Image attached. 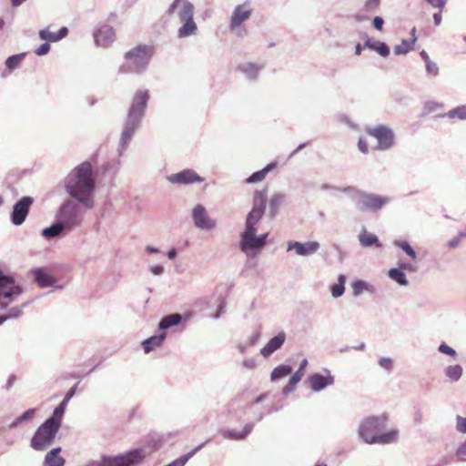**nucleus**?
<instances>
[{
  "instance_id": "nucleus-1",
  "label": "nucleus",
  "mask_w": 466,
  "mask_h": 466,
  "mask_svg": "<svg viewBox=\"0 0 466 466\" xmlns=\"http://www.w3.org/2000/svg\"><path fill=\"white\" fill-rule=\"evenodd\" d=\"M96 178L88 161L75 168L65 178V189L71 198L65 199L55 214V222L42 230L46 238L60 237L78 228L83 220L81 206L91 209L95 205Z\"/></svg>"
},
{
  "instance_id": "nucleus-2",
  "label": "nucleus",
  "mask_w": 466,
  "mask_h": 466,
  "mask_svg": "<svg viewBox=\"0 0 466 466\" xmlns=\"http://www.w3.org/2000/svg\"><path fill=\"white\" fill-rule=\"evenodd\" d=\"M149 98L150 95L148 90L139 89L135 93L128 107L119 138L118 152L120 156L127 150L136 132L141 127L142 121L146 116Z\"/></svg>"
},
{
  "instance_id": "nucleus-3",
  "label": "nucleus",
  "mask_w": 466,
  "mask_h": 466,
  "mask_svg": "<svg viewBox=\"0 0 466 466\" xmlns=\"http://www.w3.org/2000/svg\"><path fill=\"white\" fill-rule=\"evenodd\" d=\"M388 416L380 414L364 418L359 424L358 435L367 444H390L398 441L399 431L390 430L382 432L386 428Z\"/></svg>"
},
{
  "instance_id": "nucleus-4",
  "label": "nucleus",
  "mask_w": 466,
  "mask_h": 466,
  "mask_svg": "<svg viewBox=\"0 0 466 466\" xmlns=\"http://www.w3.org/2000/svg\"><path fill=\"white\" fill-rule=\"evenodd\" d=\"M263 215V212L251 209L246 217L245 229L240 234L239 248L248 257H255L267 245L268 233L257 235V224Z\"/></svg>"
},
{
  "instance_id": "nucleus-5",
  "label": "nucleus",
  "mask_w": 466,
  "mask_h": 466,
  "mask_svg": "<svg viewBox=\"0 0 466 466\" xmlns=\"http://www.w3.org/2000/svg\"><path fill=\"white\" fill-rule=\"evenodd\" d=\"M154 48L147 45H138L125 54V64L119 68L122 74H142L150 63Z\"/></svg>"
},
{
  "instance_id": "nucleus-6",
  "label": "nucleus",
  "mask_w": 466,
  "mask_h": 466,
  "mask_svg": "<svg viewBox=\"0 0 466 466\" xmlns=\"http://www.w3.org/2000/svg\"><path fill=\"white\" fill-rule=\"evenodd\" d=\"M147 456L144 448H136L117 455H101L98 460H92L84 466H137Z\"/></svg>"
},
{
  "instance_id": "nucleus-7",
  "label": "nucleus",
  "mask_w": 466,
  "mask_h": 466,
  "mask_svg": "<svg viewBox=\"0 0 466 466\" xmlns=\"http://www.w3.org/2000/svg\"><path fill=\"white\" fill-rule=\"evenodd\" d=\"M60 428L53 420L46 419L35 431L30 447L37 451H46L54 442Z\"/></svg>"
},
{
  "instance_id": "nucleus-8",
  "label": "nucleus",
  "mask_w": 466,
  "mask_h": 466,
  "mask_svg": "<svg viewBox=\"0 0 466 466\" xmlns=\"http://www.w3.org/2000/svg\"><path fill=\"white\" fill-rule=\"evenodd\" d=\"M23 292L22 285L12 275L5 274L0 268V309H6Z\"/></svg>"
},
{
  "instance_id": "nucleus-9",
  "label": "nucleus",
  "mask_w": 466,
  "mask_h": 466,
  "mask_svg": "<svg viewBox=\"0 0 466 466\" xmlns=\"http://www.w3.org/2000/svg\"><path fill=\"white\" fill-rule=\"evenodd\" d=\"M390 202V198L362 191L355 204L356 208L361 212H377Z\"/></svg>"
},
{
  "instance_id": "nucleus-10",
  "label": "nucleus",
  "mask_w": 466,
  "mask_h": 466,
  "mask_svg": "<svg viewBox=\"0 0 466 466\" xmlns=\"http://www.w3.org/2000/svg\"><path fill=\"white\" fill-rule=\"evenodd\" d=\"M366 132L377 139V149L379 150H389L394 145V132L387 126L378 125L373 127H367Z\"/></svg>"
},
{
  "instance_id": "nucleus-11",
  "label": "nucleus",
  "mask_w": 466,
  "mask_h": 466,
  "mask_svg": "<svg viewBox=\"0 0 466 466\" xmlns=\"http://www.w3.org/2000/svg\"><path fill=\"white\" fill-rule=\"evenodd\" d=\"M33 203L34 198L29 196L23 197L15 203L10 213V221L14 226H21L25 221Z\"/></svg>"
},
{
  "instance_id": "nucleus-12",
  "label": "nucleus",
  "mask_w": 466,
  "mask_h": 466,
  "mask_svg": "<svg viewBox=\"0 0 466 466\" xmlns=\"http://www.w3.org/2000/svg\"><path fill=\"white\" fill-rule=\"evenodd\" d=\"M194 226L201 230H212L216 228V221L211 218L207 208L202 204H197L191 212Z\"/></svg>"
},
{
  "instance_id": "nucleus-13",
  "label": "nucleus",
  "mask_w": 466,
  "mask_h": 466,
  "mask_svg": "<svg viewBox=\"0 0 466 466\" xmlns=\"http://www.w3.org/2000/svg\"><path fill=\"white\" fill-rule=\"evenodd\" d=\"M167 179L171 184L189 185L194 183H202L204 177L190 168L183 169L180 172L168 175Z\"/></svg>"
},
{
  "instance_id": "nucleus-14",
  "label": "nucleus",
  "mask_w": 466,
  "mask_h": 466,
  "mask_svg": "<svg viewBox=\"0 0 466 466\" xmlns=\"http://www.w3.org/2000/svg\"><path fill=\"white\" fill-rule=\"evenodd\" d=\"M320 248V244L318 241H307L299 242L296 240H290L287 243V251L294 250L295 253L301 257L312 256L318 252Z\"/></svg>"
},
{
  "instance_id": "nucleus-15",
  "label": "nucleus",
  "mask_w": 466,
  "mask_h": 466,
  "mask_svg": "<svg viewBox=\"0 0 466 466\" xmlns=\"http://www.w3.org/2000/svg\"><path fill=\"white\" fill-rule=\"evenodd\" d=\"M241 395L233 398L223 410L222 415L227 417L229 420H239L243 415V410L248 407Z\"/></svg>"
},
{
  "instance_id": "nucleus-16",
  "label": "nucleus",
  "mask_w": 466,
  "mask_h": 466,
  "mask_svg": "<svg viewBox=\"0 0 466 466\" xmlns=\"http://www.w3.org/2000/svg\"><path fill=\"white\" fill-rule=\"evenodd\" d=\"M326 375L320 373H313L308 378L309 388L314 392H319L329 386L334 384L335 378L330 374L328 369L324 370Z\"/></svg>"
},
{
  "instance_id": "nucleus-17",
  "label": "nucleus",
  "mask_w": 466,
  "mask_h": 466,
  "mask_svg": "<svg viewBox=\"0 0 466 466\" xmlns=\"http://www.w3.org/2000/svg\"><path fill=\"white\" fill-rule=\"evenodd\" d=\"M93 35L97 46L108 47L115 40V30L111 25H104Z\"/></svg>"
},
{
  "instance_id": "nucleus-18",
  "label": "nucleus",
  "mask_w": 466,
  "mask_h": 466,
  "mask_svg": "<svg viewBox=\"0 0 466 466\" xmlns=\"http://www.w3.org/2000/svg\"><path fill=\"white\" fill-rule=\"evenodd\" d=\"M252 10L246 4L237 5L231 15L229 28L231 31L236 30L243 22L248 20L251 15Z\"/></svg>"
},
{
  "instance_id": "nucleus-19",
  "label": "nucleus",
  "mask_w": 466,
  "mask_h": 466,
  "mask_svg": "<svg viewBox=\"0 0 466 466\" xmlns=\"http://www.w3.org/2000/svg\"><path fill=\"white\" fill-rule=\"evenodd\" d=\"M287 335L284 331H279L271 338L267 344L260 350V354L264 358H268L276 350H279L285 343Z\"/></svg>"
},
{
  "instance_id": "nucleus-20",
  "label": "nucleus",
  "mask_w": 466,
  "mask_h": 466,
  "mask_svg": "<svg viewBox=\"0 0 466 466\" xmlns=\"http://www.w3.org/2000/svg\"><path fill=\"white\" fill-rule=\"evenodd\" d=\"M263 65H258L251 62L239 64L237 69L244 75L249 81H256L258 77L260 71L263 69Z\"/></svg>"
},
{
  "instance_id": "nucleus-21",
  "label": "nucleus",
  "mask_w": 466,
  "mask_h": 466,
  "mask_svg": "<svg viewBox=\"0 0 466 466\" xmlns=\"http://www.w3.org/2000/svg\"><path fill=\"white\" fill-rule=\"evenodd\" d=\"M307 366L308 360L306 359L302 360L301 362L299 363V370L290 376L289 383L283 388V394L287 395L293 391L296 385L301 380L303 377V371L305 370Z\"/></svg>"
},
{
  "instance_id": "nucleus-22",
  "label": "nucleus",
  "mask_w": 466,
  "mask_h": 466,
  "mask_svg": "<svg viewBox=\"0 0 466 466\" xmlns=\"http://www.w3.org/2000/svg\"><path fill=\"white\" fill-rule=\"evenodd\" d=\"M31 273L34 276L35 282L41 288L52 287L56 282V279L46 273L43 268H33Z\"/></svg>"
},
{
  "instance_id": "nucleus-23",
  "label": "nucleus",
  "mask_w": 466,
  "mask_h": 466,
  "mask_svg": "<svg viewBox=\"0 0 466 466\" xmlns=\"http://www.w3.org/2000/svg\"><path fill=\"white\" fill-rule=\"evenodd\" d=\"M68 35V28L63 26L57 33H52L48 28L41 29L38 32L39 38L41 40L48 42H58L65 38Z\"/></svg>"
},
{
  "instance_id": "nucleus-24",
  "label": "nucleus",
  "mask_w": 466,
  "mask_h": 466,
  "mask_svg": "<svg viewBox=\"0 0 466 466\" xmlns=\"http://www.w3.org/2000/svg\"><path fill=\"white\" fill-rule=\"evenodd\" d=\"M166 338H167V333L160 332L157 335H154V336L149 337L148 339H146L142 342L144 352L149 353L154 349L160 347L164 343Z\"/></svg>"
},
{
  "instance_id": "nucleus-25",
  "label": "nucleus",
  "mask_w": 466,
  "mask_h": 466,
  "mask_svg": "<svg viewBox=\"0 0 466 466\" xmlns=\"http://www.w3.org/2000/svg\"><path fill=\"white\" fill-rule=\"evenodd\" d=\"M359 241L363 248L375 246L376 248H380L382 247L379 238L375 234L368 232L366 229H363L360 233Z\"/></svg>"
},
{
  "instance_id": "nucleus-26",
  "label": "nucleus",
  "mask_w": 466,
  "mask_h": 466,
  "mask_svg": "<svg viewBox=\"0 0 466 466\" xmlns=\"http://www.w3.org/2000/svg\"><path fill=\"white\" fill-rule=\"evenodd\" d=\"M182 315L179 313H172L163 317L159 323L158 329L161 332H165V330L168 329L171 327L177 326L182 321Z\"/></svg>"
},
{
  "instance_id": "nucleus-27",
  "label": "nucleus",
  "mask_w": 466,
  "mask_h": 466,
  "mask_svg": "<svg viewBox=\"0 0 466 466\" xmlns=\"http://www.w3.org/2000/svg\"><path fill=\"white\" fill-rule=\"evenodd\" d=\"M267 188L262 190H255L253 194L252 210L265 213L267 206Z\"/></svg>"
},
{
  "instance_id": "nucleus-28",
  "label": "nucleus",
  "mask_w": 466,
  "mask_h": 466,
  "mask_svg": "<svg viewBox=\"0 0 466 466\" xmlns=\"http://www.w3.org/2000/svg\"><path fill=\"white\" fill-rule=\"evenodd\" d=\"M60 452V447H56L49 451L45 457V464L47 466H64L66 461L59 455Z\"/></svg>"
},
{
  "instance_id": "nucleus-29",
  "label": "nucleus",
  "mask_w": 466,
  "mask_h": 466,
  "mask_svg": "<svg viewBox=\"0 0 466 466\" xmlns=\"http://www.w3.org/2000/svg\"><path fill=\"white\" fill-rule=\"evenodd\" d=\"M277 167V164L275 162H271L268 164L264 168L261 170L256 171L252 173L247 179L246 183L248 184H254L262 181L266 176L272 171Z\"/></svg>"
},
{
  "instance_id": "nucleus-30",
  "label": "nucleus",
  "mask_w": 466,
  "mask_h": 466,
  "mask_svg": "<svg viewBox=\"0 0 466 466\" xmlns=\"http://www.w3.org/2000/svg\"><path fill=\"white\" fill-rule=\"evenodd\" d=\"M286 200V195L282 193H276L271 196L269 199V210L268 215L270 218H274L279 213V208L283 205Z\"/></svg>"
},
{
  "instance_id": "nucleus-31",
  "label": "nucleus",
  "mask_w": 466,
  "mask_h": 466,
  "mask_svg": "<svg viewBox=\"0 0 466 466\" xmlns=\"http://www.w3.org/2000/svg\"><path fill=\"white\" fill-rule=\"evenodd\" d=\"M183 23L177 30V36L179 38H185L193 35L198 31L197 24L194 20L181 21Z\"/></svg>"
},
{
  "instance_id": "nucleus-32",
  "label": "nucleus",
  "mask_w": 466,
  "mask_h": 466,
  "mask_svg": "<svg viewBox=\"0 0 466 466\" xmlns=\"http://www.w3.org/2000/svg\"><path fill=\"white\" fill-rule=\"evenodd\" d=\"M194 10L195 7L193 4L187 0L182 1V5L178 12L180 21L194 20Z\"/></svg>"
},
{
  "instance_id": "nucleus-33",
  "label": "nucleus",
  "mask_w": 466,
  "mask_h": 466,
  "mask_svg": "<svg viewBox=\"0 0 466 466\" xmlns=\"http://www.w3.org/2000/svg\"><path fill=\"white\" fill-rule=\"evenodd\" d=\"M417 37L410 39H402L401 43L394 46V54L396 56L407 55L414 46Z\"/></svg>"
},
{
  "instance_id": "nucleus-34",
  "label": "nucleus",
  "mask_w": 466,
  "mask_h": 466,
  "mask_svg": "<svg viewBox=\"0 0 466 466\" xmlns=\"http://www.w3.org/2000/svg\"><path fill=\"white\" fill-rule=\"evenodd\" d=\"M445 376L452 382L460 380L463 374V369L461 365H450L444 370Z\"/></svg>"
},
{
  "instance_id": "nucleus-35",
  "label": "nucleus",
  "mask_w": 466,
  "mask_h": 466,
  "mask_svg": "<svg viewBox=\"0 0 466 466\" xmlns=\"http://www.w3.org/2000/svg\"><path fill=\"white\" fill-rule=\"evenodd\" d=\"M347 278L343 274L338 276V282L330 286V292L333 298L338 299L345 292V284Z\"/></svg>"
},
{
  "instance_id": "nucleus-36",
  "label": "nucleus",
  "mask_w": 466,
  "mask_h": 466,
  "mask_svg": "<svg viewBox=\"0 0 466 466\" xmlns=\"http://www.w3.org/2000/svg\"><path fill=\"white\" fill-rule=\"evenodd\" d=\"M292 372V368L290 365L287 364H281L276 367L270 375V379L272 381L278 380L279 379H282Z\"/></svg>"
},
{
  "instance_id": "nucleus-37",
  "label": "nucleus",
  "mask_w": 466,
  "mask_h": 466,
  "mask_svg": "<svg viewBox=\"0 0 466 466\" xmlns=\"http://www.w3.org/2000/svg\"><path fill=\"white\" fill-rule=\"evenodd\" d=\"M68 402L63 400L54 410L53 414L47 418L48 420H53L59 426L62 425V419L66 409Z\"/></svg>"
},
{
  "instance_id": "nucleus-38",
  "label": "nucleus",
  "mask_w": 466,
  "mask_h": 466,
  "mask_svg": "<svg viewBox=\"0 0 466 466\" xmlns=\"http://www.w3.org/2000/svg\"><path fill=\"white\" fill-rule=\"evenodd\" d=\"M448 116L449 118H459L461 120H466V105L459 106L455 108L451 109L443 115H439L438 117Z\"/></svg>"
},
{
  "instance_id": "nucleus-39",
  "label": "nucleus",
  "mask_w": 466,
  "mask_h": 466,
  "mask_svg": "<svg viewBox=\"0 0 466 466\" xmlns=\"http://www.w3.org/2000/svg\"><path fill=\"white\" fill-rule=\"evenodd\" d=\"M388 275L392 280L401 286H407L409 283L405 273L400 268H390Z\"/></svg>"
},
{
  "instance_id": "nucleus-40",
  "label": "nucleus",
  "mask_w": 466,
  "mask_h": 466,
  "mask_svg": "<svg viewBox=\"0 0 466 466\" xmlns=\"http://www.w3.org/2000/svg\"><path fill=\"white\" fill-rule=\"evenodd\" d=\"M351 288H352V295L354 297H359L364 291H371L372 290V287L368 282L361 280V279L355 280L351 284Z\"/></svg>"
},
{
  "instance_id": "nucleus-41",
  "label": "nucleus",
  "mask_w": 466,
  "mask_h": 466,
  "mask_svg": "<svg viewBox=\"0 0 466 466\" xmlns=\"http://www.w3.org/2000/svg\"><path fill=\"white\" fill-rule=\"evenodd\" d=\"M393 245L395 247L400 248L403 252H405L410 258L416 259L417 253L413 249V248L410 245V243L406 240L395 239L393 241Z\"/></svg>"
},
{
  "instance_id": "nucleus-42",
  "label": "nucleus",
  "mask_w": 466,
  "mask_h": 466,
  "mask_svg": "<svg viewBox=\"0 0 466 466\" xmlns=\"http://www.w3.org/2000/svg\"><path fill=\"white\" fill-rule=\"evenodd\" d=\"M30 304L29 301L23 303L21 306H14L7 309L5 316L9 319H17L23 315V310Z\"/></svg>"
},
{
  "instance_id": "nucleus-43",
  "label": "nucleus",
  "mask_w": 466,
  "mask_h": 466,
  "mask_svg": "<svg viewBox=\"0 0 466 466\" xmlns=\"http://www.w3.org/2000/svg\"><path fill=\"white\" fill-rule=\"evenodd\" d=\"M24 57L25 54L13 55L5 60V66L12 71L19 66Z\"/></svg>"
},
{
  "instance_id": "nucleus-44",
  "label": "nucleus",
  "mask_w": 466,
  "mask_h": 466,
  "mask_svg": "<svg viewBox=\"0 0 466 466\" xmlns=\"http://www.w3.org/2000/svg\"><path fill=\"white\" fill-rule=\"evenodd\" d=\"M36 410L35 408L28 409L22 415L17 417L15 420L10 424V428H16L20 423L29 420L35 413Z\"/></svg>"
},
{
  "instance_id": "nucleus-45",
  "label": "nucleus",
  "mask_w": 466,
  "mask_h": 466,
  "mask_svg": "<svg viewBox=\"0 0 466 466\" xmlns=\"http://www.w3.org/2000/svg\"><path fill=\"white\" fill-rule=\"evenodd\" d=\"M338 191H341V192L350 196L352 201L355 204L357 203V201L359 199V196L362 193V190H360L357 187H351V186H348L345 187H339Z\"/></svg>"
},
{
  "instance_id": "nucleus-46",
  "label": "nucleus",
  "mask_w": 466,
  "mask_h": 466,
  "mask_svg": "<svg viewBox=\"0 0 466 466\" xmlns=\"http://www.w3.org/2000/svg\"><path fill=\"white\" fill-rule=\"evenodd\" d=\"M372 50L376 51L382 57H387L390 52L389 46L379 40H375Z\"/></svg>"
},
{
  "instance_id": "nucleus-47",
  "label": "nucleus",
  "mask_w": 466,
  "mask_h": 466,
  "mask_svg": "<svg viewBox=\"0 0 466 466\" xmlns=\"http://www.w3.org/2000/svg\"><path fill=\"white\" fill-rule=\"evenodd\" d=\"M440 107H442V104L436 102V101H432V100L427 101L424 104L423 115H428L430 113H432Z\"/></svg>"
},
{
  "instance_id": "nucleus-48",
  "label": "nucleus",
  "mask_w": 466,
  "mask_h": 466,
  "mask_svg": "<svg viewBox=\"0 0 466 466\" xmlns=\"http://www.w3.org/2000/svg\"><path fill=\"white\" fill-rule=\"evenodd\" d=\"M438 350H439V352H441L442 354H445V355H448V356L452 357V358H455L457 356L456 350L454 349H452L451 347H450L445 342H442L439 346Z\"/></svg>"
},
{
  "instance_id": "nucleus-49",
  "label": "nucleus",
  "mask_w": 466,
  "mask_h": 466,
  "mask_svg": "<svg viewBox=\"0 0 466 466\" xmlns=\"http://www.w3.org/2000/svg\"><path fill=\"white\" fill-rule=\"evenodd\" d=\"M456 426L455 429L458 432L466 434V418L461 415L456 416Z\"/></svg>"
},
{
  "instance_id": "nucleus-50",
  "label": "nucleus",
  "mask_w": 466,
  "mask_h": 466,
  "mask_svg": "<svg viewBox=\"0 0 466 466\" xmlns=\"http://www.w3.org/2000/svg\"><path fill=\"white\" fill-rule=\"evenodd\" d=\"M425 67H426V71H427L428 75H431V76H438V74H439V66H438V65L435 62L431 61V62L425 64Z\"/></svg>"
},
{
  "instance_id": "nucleus-51",
  "label": "nucleus",
  "mask_w": 466,
  "mask_h": 466,
  "mask_svg": "<svg viewBox=\"0 0 466 466\" xmlns=\"http://www.w3.org/2000/svg\"><path fill=\"white\" fill-rule=\"evenodd\" d=\"M380 0H367L364 5V10L368 13L374 12L379 5Z\"/></svg>"
},
{
  "instance_id": "nucleus-52",
  "label": "nucleus",
  "mask_w": 466,
  "mask_h": 466,
  "mask_svg": "<svg viewBox=\"0 0 466 466\" xmlns=\"http://www.w3.org/2000/svg\"><path fill=\"white\" fill-rule=\"evenodd\" d=\"M223 435H224V437L231 439V440H237V441L244 440L241 431H233V430L226 431L223 433Z\"/></svg>"
},
{
  "instance_id": "nucleus-53",
  "label": "nucleus",
  "mask_w": 466,
  "mask_h": 466,
  "mask_svg": "<svg viewBox=\"0 0 466 466\" xmlns=\"http://www.w3.org/2000/svg\"><path fill=\"white\" fill-rule=\"evenodd\" d=\"M226 306H227V302H226L225 299H222V298L219 299V303L218 306L217 312L213 315V318L215 319H219L220 316L225 313Z\"/></svg>"
},
{
  "instance_id": "nucleus-54",
  "label": "nucleus",
  "mask_w": 466,
  "mask_h": 466,
  "mask_svg": "<svg viewBox=\"0 0 466 466\" xmlns=\"http://www.w3.org/2000/svg\"><path fill=\"white\" fill-rule=\"evenodd\" d=\"M49 51H50V44L46 42V43H43L42 45H40L35 50V54L36 56H45V55L48 54Z\"/></svg>"
},
{
  "instance_id": "nucleus-55",
  "label": "nucleus",
  "mask_w": 466,
  "mask_h": 466,
  "mask_svg": "<svg viewBox=\"0 0 466 466\" xmlns=\"http://www.w3.org/2000/svg\"><path fill=\"white\" fill-rule=\"evenodd\" d=\"M379 365L387 370H390L392 369V360L389 357H382L379 360Z\"/></svg>"
},
{
  "instance_id": "nucleus-56",
  "label": "nucleus",
  "mask_w": 466,
  "mask_h": 466,
  "mask_svg": "<svg viewBox=\"0 0 466 466\" xmlns=\"http://www.w3.org/2000/svg\"><path fill=\"white\" fill-rule=\"evenodd\" d=\"M456 456L460 461H466V441L458 447Z\"/></svg>"
},
{
  "instance_id": "nucleus-57",
  "label": "nucleus",
  "mask_w": 466,
  "mask_h": 466,
  "mask_svg": "<svg viewBox=\"0 0 466 466\" xmlns=\"http://www.w3.org/2000/svg\"><path fill=\"white\" fill-rule=\"evenodd\" d=\"M399 265V268L404 272L405 270L406 271H409V272H416L417 271V268L410 263L409 262H404V261H399L398 263Z\"/></svg>"
},
{
  "instance_id": "nucleus-58",
  "label": "nucleus",
  "mask_w": 466,
  "mask_h": 466,
  "mask_svg": "<svg viewBox=\"0 0 466 466\" xmlns=\"http://www.w3.org/2000/svg\"><path fill=\"white\" fill-rule=\"evenodd\" d=\"M451 458L448 455L441 456L435 463L428 466H446L451 462Z\"/></svg>"
},
{
  "instance_id": "nucleus-59",
  "label": "nucleus",
  "mask_w": 466,
  "mask_h": 466,
  "mask_svg": "<svg viewBox=\"0 0 466 466\" xmlns=\"http://www.w3.org/2000/svg\"><path fill=\"white\" fill-rule=\"evenodd\" d=\"M430 5H431L434 8L442 9L447 1L446 0H425Z\"/></svg>"
},
{
  "instance_id": "nucleus-60",
  "label": "nucleus",
  "mask_w": 466,
  "mask_h": 466,
  "mask_svg": "<svg viewBox=\"0 0 466 466\" xmlns=\"http://www.w3.org/2000/svg\"><path fill=\"white\" fill-rule=\"evenodd\" d=\"M78 384L79 382L76 383L73 387H71L63 400L69 402V400L75 396Z\"/></svg>"
},
{
  "instance_id": "nucleus-61",
  "label": "nucleus",
  "mask_w": 466,
  "mask_h": 466,
  "mask_svg": "<svg viewBox=\"0 0 466 466\" xmlns=\"http://www.w3.org/2000/svg\"><path fill=\"white\" fill-rule=\"evenodd\" d=\"M383 25H384V20H383V18L381 16H375L373 18L372 25L377 30H380V31L382 30Z\"/></svg>"
},
{
  "instance_id": "nucleus-62",
  "label": "nucleus",
  "mask_w": 466,
  "mask_h": 466,
  "mask_svg": "<svg viewBox=\"0 0 466 466\" xmlns=\"http://www.w3.org/2000/svg\"><path fill=\"white\" fill-rule=\"evenodd\" d=\"M358 147L360 151L363 154H367L369 152V147L367 141L360 137L358 142Z\"/></svg>"
},
{
  "instance_id": "nucleus-63",
  "label": "nucleus",
  "mask_w": 466,
  "mask_h": 466,
  "mask_svg": "<svg viewBox=\"0 0 466 466\" xmlns=\"http://www.w3.org/2000/svg\"><path fill=\"white\" fill-rule=\"evenodd\" d=\"M256 365L257 363L254 358H248L243 360V366L248 370H253Z\"/></svg>"
},
{
  "instance_id": "nucleus-64",
  "label": "nucleus",
  "mask_w": 466,
  "mask_h": 466,
  "mask_svg": "<svg viewBox=\"0 0 466 466\" xmlns=\"http://www.w3.org/2000/svg\"><path fill=\"white\" fill-rule=\"evenodd\" d=\"M253 428H254V423H247V424L244 426V428H243V430H242V431H241V433H242V435H243V438H244V439H245L248 435H249V434L251 433V431H252Z\"/></svg>"
}]
</instances>
